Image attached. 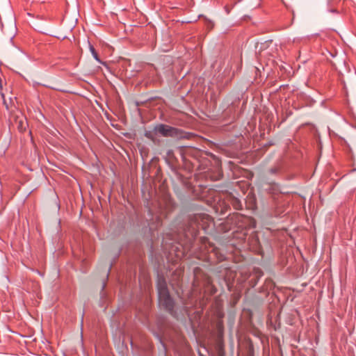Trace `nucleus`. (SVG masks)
Here are the masks:
<instances>
[{"instance_id":"1","label":"nucleus","mask_w":356,"mask_h":356,"mask_svg":"<svg viewBox=\"0 0 356 356\" xmlns=\"http://www.w3.org/2000/svg\"><path fill=\"white\" fill-rule=\"evenodd\" d=\"M216 288L213 285L211 277L203 273L200 268L194 270V280L193 283V293L201 295L203 292V298H207V296L216 293Z\"/></svg>"},{"instance_id":"2","label":"nucleus","mask_w":356,"mask_h":356,"mask_svg":"<svg viewBox=\"0 0 356 356\" xmlns=\"http://www.w3.org/2000/svg\"><path fill=\"white\" fill-rule=\"evenodd\" d=\"M211 222V218L207 214H195L191 218L188 225L184 231L186 237L191 241L197 236L200 227L206 229L205 224L209 225Z\"/></svg>"},{"instance_id":"3","label":"nucleus","mask_w":356,"mask_h":356,"mask_svg":"<svg viewBox=\"0 0 356 356\" xmlns=\"http://www.w3.org/2000/svg\"><path fill=\"white\" fill-rule=\"evenodd\" d=\"M201 243L200 250L202 252L197 254V257L199 259L209 262H213L215 258L219 261L223 259V255L219 253V250L210 243L208 238H202L201 239Z\"/></svg>"},{"instance_id":"4","label":"nucleus","mask_w":356,"mask_h":356,"mask_svg":"<svg viewBox=\"0 0 356 356\" xmlns=\"http://www.w3.org/2000/svg\"><path fill=\"white\" fill-rule=\"evenodd\" d=\"M251 219L247 216H245L241 213H235L229 216L227 220L222 224L225 229V232H227L234 227L238 229L246 228L248 225Z\"/></svg>"},{"instance_id":"5","label":"nucleus","mask_w":356,"mask_h":356,"mask_svg":"<svg viewBox=\"0 0 356 356\" xmlns=\"http://www.w3.org/2000/svg\"><path fill=\"white\" fill-rule=\"evenodd\" d=\"M156 133L160 134L165 137H181V130L169 125L160 124L154 127Z\"/></svg>"},{"instance_id":"6","label":"nucleus","mask_w":356,"mask_h":356,"mask_svg":"<svg viewBox=\"0 0 356 356\" xmlns=\"http://www.w3.org/2000/svg\"><path fill=\"white\" fill-rule=\"evenodd\" d=\"M158 296L160 306L163 307L170 314L174 315L175 303L169 292L161 293Z\"/></svg>"},{"instance_id":"7","label":"nucleus","mask_w":356,"mask_h":356,"mask_svg":"<svg viewBox=\"0 0 356 356\" xmlns=\"http://www.w3.org/2000/svg\"><path fill=\"white\" fill-rule=\"evenodd\" d=\"M157 290H158V295L169 292L168 289L166 281H165V278L163 277L159 276L158 277Z\"/></svg>"},{"instance_id":"8","label":"nucleus","mask_w":356,"mask_h":356,"mask_svg":"<svg viewBox=\"0 0 356 356\" xmlns=\"http://www.w3.org/2000/svg\"><path fill=\"white\" fill-rule=\"evenodd\" d=\"M267 190L275 200L277 199L280 194V186L275 183L270 184Z\"/></svg>"},{"instance_id":"9","label":"nucleus","mask_w":356,"mask_h":356,"mask_svg":"<svg viewBox=\"0 0 356 356\" xmlns=\"http://www.w3.org/2000/svg\"><path fill=\"white\" fill-rule=\"evenodd\" d=\"M90 52L92 54V55L93 56L94 58L98 61L99 63H101V60L99 58V56L95 50V49L94 48V47L91 44H90Z\"/></svg>"},{"instance_id":"10","label":"nucleus","mask_w":356,"mask_h":356,"mask_svg":"<svg viewBox=\"0 0 356 356\" xmlns=\"http://www.w3.org/2000/svg\"><path fill=\"white\" fill-rule=\"evenodd\" d=\"M232 204L236 209H239L241 207L240 201L236 198H234L232 200Z\"/></svg>"},{"instance_id":"11","label":"nucleus","mask_w":356,"mask_h":356,"mask_svg":"<svg viewBox=\"0 0 356 356\" xmlns=\"http://www.w3.org/2000/svg\"><path fill=\"white\" fill-rule=\"evenodd\" d=\"M201 298V295H198L197 293H193V291H191V304H193V299L195 298V302H196L198 299H200Z\"/></svg>"},{"instance_id":"12","label":"nucleus","mask_w":356,"mask_h":356,"mask_svg":"<svg viewBox=\"0 0 356 356\" xmlns=\"http://www.w3.org/2000/svg\"><path fill=\"white\" fill-rule=\"evenodd\" d=\"M229 274L230 275L229 277L227 275L225 277L226 282H230V279L234 278V277L235 276V274L233 272L230 271Z\"/></svg>"},{"instance_id":"13","label":"nucleus","mask_w":356,"mask_h":356,"mask_svg":"<svg viewBox=\"0 0 356 356\" xmlns=\"http://www.w3.org/2000/svg\"><path fill=\"white\" fill-rule=\"evenodd\" d=\"M279 169L277 168H272L270 169L269 172L271 174H275L278 172Z\"/></svg>"},{"instance_id":"14","label":"nucleus","mask_w":356,"mask_h":356,"mask_svg":"<svg viewBox=\"0 0 356 356\" xmlns=\"http://www.w3.org/2000/svg\"><path fill=\"white\" fill-rule=\"evenodd\" d=\"M145 136L149 138V139H152V134L150 131H147L145 134Z\"/></svg>"},{"instance_id":"15","label":"nucleus","mask_w":356,"mask_h":356,"mask_svg":"<svg viewBox=\"0 0 356 356\" xmlns=\"http://www.w3.org/2000/svg\"><path fill=\"white\" fill-rule=\"evenodd\" d=\"M256 283H257V281H255V282L252 284V286H254V285H256Z\"/></svg>"}]
</instances>
